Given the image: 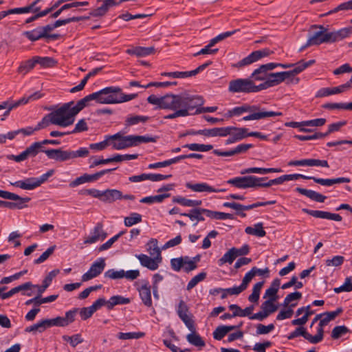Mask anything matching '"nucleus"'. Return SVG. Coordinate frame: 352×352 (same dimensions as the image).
<instances>
[{
	"instance_id": "1",
	"label": "nucleus",
	"mask_w": 352,
	"mask_h": 352,
	"mask_svg": "<svg viewBox=\"0 0 352 352\" xmlns=\"http://www.w3.org/2000/svg\"><path fill=\"white\" fill-rule=\"evenodd\" d=\"M148 103L156 105L162 109L182 111L185 116L190 114V111L203 104V99L198 96L184 92L179 94H166L161 97L152 94L147 98Z\"/></svg>"
},
{
	"instance_id": "2",
	"label": "nucleus",
	"mask_w": 352,
	"mask_h": 352,
	"mask_svg": "<svg viewBox=\"0 0 352 352\" xmlns=\"http://www.w3.org/2000/svg\"><path fill=\"white\" fill-rule=\"evenodd\" d=\"M311 29H316V30L309 33L307 41L302 49L311 45H319L322 43L338 42L352 34V27L342 28L334 32H329L322 25H314L311 26Z\"/></svg>"
},
{
	"instance_id": "3",
	"label": "nucleus",
	"mask_w": 352,
	"mask_h": 352,
	"mask_svg": "<svg viewBox=\"0 0 352 352\" xmlns=\"http://www.w3.org/2000/svg\"><path fill=\"white\" fill-rule=\"evenodd\" d=\"M245 113H249L250 114L242 118L243 121L258 120L270 117L282 116L281 112L267 111L261 108L260 105L244 104L228 110L227 113H226L225 117L230 118L234 116H240Z\"/></svg>"
},
{
	"instance_id": "4",
	"label": "nucleus",
	"mask_w": 352,
	"mask_h": 352,
	"mask_svg": "<svg viewBox=\"0 0 352 352\" xmlns=\"http://www.w3.org/2000/svg\"><path fill=\"white\" fill-rule=\"evenodd\" d=\"M93 94L95 101L99 104H118L137 97L135 94H124L119 87H107Z\"/></svg>"
},
{
	"instance_id": "5",
	"label": "nucleus",
	"mask_w": 352,
	"mask_h": 352,
	"mask_svg": "<svg viewBox=\"0 0 352 352\" xmlns=\"http://www.w3.org/2000/svg\"><path fill=\"white\" fill-rule=\"evenodd\" d=\"M109 146L115 150H122L129 147L137 146L141 143L155 142L156 138L151 136L123 135L118 132L112 135H107Z\"/></svg>"
},
{
	"instance_id": "6",
	"label": "nucleus",
	"mask_w": 352,
	"mask_h": 352,
	"mask_svg": "<svg viewBox=\"0 0 352 352\" xmlns=\"http://www.w3.org/2000/svg\"><path fill=\"white\" fill-rule=\"evenodd\" d=\"M72 104H74L73 101L65 103L51 112L55 125L67 127L74 122L76 114L73 111Z\"/></svg>"
},
{
	"instance_id": "7",
	"label": "nucleus",
	"mask_w": 352,
	"mask_h": 352,
	"mask_svg": "<svg viewBox=\"0 0 352 352\" xmlns=\"http://www.w3.org/2000/svg\"><path fill=\"white\" fill-rule=\"evenodd\" d=\"M299 80L298 78L295 77L293 69L276 73L270 72L267 80L261 83L259 88L261 91L276 86L284 81H286L287 84H298Z\"/></svg>"
},
{
	"instance_id": "8",
	"label": "nucleus",
	"mask_w": 352,
	"mask_h": 352,
	"mask_svg": "<svg viewBox=\"0 0 352 352\" xmlns=\"http://www.w3.org/2000/svg\"><path fill=\"white\" fill-rule=\"evenodd\" d=\"M229 91L232 93H256L260 91L259 85H255L253 80L238 78L229 82Z\"/></svg>"
},
{
	"instance_id": "9",
	"label": "nucleus",
	"mask_w": 352,
	"mask_h": 352,
	"mask_svg": "<svg viewBox=\"0 0 352 352\" xmlns=\"http://www.w3.org/2000/svg\"><path fill=\"white\" fill-rule=\"evenodd\" d=\"M266 179L267 177H257L250 175L236 177L228 179L226 183L237 188L245 189L248 188L261 187V182Z\"/></svg>"
},
{
	"instance_id": "10",
	"label": "nucleus",
	"mask_w": 352,
	"mask_h": 352,
	"mask_svg": "<svg viewBox=\"0 0 352 352\" xmlns=\"http://www.w3.org/2000/svg\"><path fill=\"white\" fill-rule=\"evenodd\" d=\"M43 151L46 150L42 148L39 142H36L32 143L28 147H27L25 150L21 153L19 155H8L7 156V158L10 160H14L16 162H21L27 160L29 157H35L40 152L43 153Z\"/></svg>"
},
{
	"instance_id": "11",
	"label": "nucleus",
	"mask_w": 352,
	"mask_h": 352,
	"mask_svg": "<svg viewBox=\"0 0 352 352\" xmlns=\"http://www.w3.org/2000/svg\"><path fill=\"white\" fill-rule=\"evenodd\" d=\"M324 331L322 329H318L316 336H311L307 333L303 327H298L287 336L288 340H292L298 336H302L305 339L312 344H317L322 340Z\"/></svg>"
},
{
	"instance_id": "12",
	"label": "nucleus",
	"mask_w": 352,
	"mask_h": 352,
	"mask_svg": "<svg viewBox=\"0 0 352 352\" xmlns=\"http://www.w3.org/2000/svg\"><path fill=\"white\" fill-rule=\"evenodd\" d=\"M105 266V259L104 258H98L91 265L89 270L82 274V281L87 282L98 276L103 272Z\"/></svg>"
},
{
	"instance_id": "13",
	"label": "nucleus",
	"mask_w": 352,
	"mask_h": 352,
	"mask_svg": "<svg viewBox=\"0 0 352 352\" xmlns=\"http://www.w3.org/2000/svg\"><path fill=\"white\" fill-rule=\"evenodd\" d=\"M272 54H273V51L268 48L254 51L248 56L238 62L236 65L239 67L248 65L260 60L262 58L269 56Z\"/></svg>"
},
{
	"instance_id": "14",
	"label": "nucleus",
	"mask_w": 352,
	"mask_h": 352,
	"mask_svg": "<svg viewBox=\"0 0 352 352\" xmlns=\"http://www.w3.org/2000/svg\"><path fill=\"white\" fill-rule=\"evenodd\" d=\"M157 257L151 258L144 254L135 255V256L140 261V264L143 267H146L150 270L154 271L159 267L160 264L162 261V255L160 254L158 251H157Z\"/></svg>"
},
{
	"instance_id": "15",
	"label": "nucleus",
	"mask_w": 352,
	"mask_h": 352,
	"mask_svg": "<svg viewBox=\"0 0 352 352\" xmlns=\"http://www.w3.org/2000/svg\"><path fill=\"white\" fill-rule=\"evenodd\" d=\"M97 3L101 5L91 12V15L95 17L104 16L110 8L120 4V0H97Z\"/></svg>"
},
{
	"instance_id": "16",
	"label": "nucleus",
	"mask_w": 352,
	"mask_h": 352,
	"mask_svg": "<svg viewBox=\"0 0 352 352\" xmlns=\"http://www.w3.org/2000/svg\"><path fill=\"white\" fill-rule=\"evenodd\" d=\"M47 157L56 162H65L71 160L70 150L52 148L43 151Z\"/></svg>"
},
{
	"instance_id": "17",
	"label": "nucleus",
	"mask_w": 352,
	"mask_h": 352,
	"mask_svg": "<svg viewBox=\"0 0 352 352\" xmlns=\"http://www.w3.org/2000/svg\"><path fill=\"white\" fill-rule=\"evenodd\" d=\"M276 68L274 63H270L261 65L258 69H255L251 75L254 80L267 81L270 71Z\"/></svg>"
},
{
	"instance_id": "18",
	"label": "nucleus",
	"mask_w": 352,
	"mask_h": 352,
	"mask_svg": "<svg viewBox=\"0 0 352 352\" xmlns=\"http://www.w3.org/2000/svg\"><path fill=\"white\" fill-rule=\"evenodd\" d=\"M1 198L6 199L14 200L15 202H11L12 209H22L26 207L25 203L29 202L30 201V197H21L20 196L10 192L8 191L3 190Z\"/></svg>"
},
{
	"instance_id": "19",
	"label": "nucleus",
	"mask_w": 352,
	"mask_h": 352,
	"mask_svg": "<svg viewBox=\"0 0 352 352\" xmlns=\"http://www.w3.org/2000/svg\"><path fill=\"white\" fill-rule=\"evenodd\" d=\"M107 233L103 230L101 223H98L91 232L90 234L85 239L84 243L91 244L98 241H102L107 237Z\"/></svg>"
},
{
	"instance_id": "20",
	"label": "nucleus",
	"mask_w": 352,
	"mask_h": 352,
	"mask_svg": "<svg viewBox=\"0 0 352 352\" xmlns=\"http://www.w3.org/2000/svg\"><path fill=\"white\" fill-rule=\"evenodd\" d=\"M185 186L187 188L195 192H219L226 191V189L215 188L205 182L196 184L187 182Z\"/></svg>"
},
{
	"instance_id": "21",
	"label": "nucleus",
	"mask_w": 352,
	"mask_h": 352,
	"mask_svg": "<svg viewBox=\"0 0 352 352\" xmlns=\"http://www.w3.org/2000/svg\"><path fill=\"white\" fill-rule=\"evenodd\" d=\"M302 211L316 218L330 219L336 221H341L342 218L339 214L331 213L322 210H313L307 208H302Z\"/></svg>"
},
{
	"instance_id": "22",
	"label": "nucleus",
	"mask_w": 352,
	"mask_h": 352,
	"mask_svg": "<svg viewBox=\"0 0 352 352\" xmlns=\"http://www.w3.org/2000/svg\"><path fill=\"white\" fill-rule=\"evenodd\" d=\"M230 127H217L210 129L199 130L195 133L208 137H226L230 133Z\"/></svg>"
},
{
	"instance_id": "23",
	"label": "nucleus",
	"mask_w": 352,
	"mask_h": 352,
	"mask_svg": "<svg viewBox=\"0 0 352 352\" xmlns=\"http://www.w3.org/2000/svg\"><path fill=\"white\" fill-rule=\"evenodd\" d=\"M207 209L195 208L190 210L188 213H182L181 215L188 217L192 221H194L193 226H196L199 221L205 220L204 216H206Z\"/></svg>"
},
{
	"instance_id": "24",
	"label": "nucleus",
	"mask_w": 352,
	"mask_h": 352,
	"mask_svg": "<svg viewBox=\"0 0 352 352\" xmlns=\"http://www.w3.org/2000/svg\"><path fill=\"white\" fill-rule=\"evenodd\" d=\"M244 290L241 286H234L231 288L223 289V288H214L210 290V294L211 295H217L219 292H222V295L221 296V299H225L228 295H239L240 293L243 292Z\"/></svg>"
},
{
	"instance_id": "25",
	"label": "nucleus",
	"mask_w": 352,
	"mask_h": 352,
	"mask_svg": "<svg viewBox=\"0 0 352 352\" xmlns=\"http://www.w3.org/2000/svg\"><path fill=\"white\" fill-rule=\"evenodd\" d=\"M42 96H43V94L41 93H40L39 91H36V92L30 95L28 97H23V98H21L18 101L12 103V104H10L9 106L8 109L5 112L4 116L9 115L10 111L12 109L16 108L21 104H25L28 103L30 100H35L39 99Z\"/></svg>"
},
{
	"instance_id": "26",
	"label": "nucleus",
	"mask_w": 352,
	"mask_h": 352,
	"mask_svg": "<svg viewBox=\"0 0 352 352\" xmlns=\"http://www.w3.org/2000/svg\"><path fill=\"white\" fill-rule=\"evenodd\" d=\"M296 190L311 200L319 203H323L327 197L312 190H307L302 188H296Z\"/></svg>"
},
{
	"instance_id": "27",
	"label": "nucleus",
	"mask_w": 352,
	"mask_h": 352,
	"mask_svg": "<svg viewBox=\"0 0 352 352\" xmlns=\"http://www.w3.org/2000/svg\"><path fill=\"white\" fill-rule=\"evenodd\" d=\"M126 52L130 55H135L138 57H144L153 54L155 52V48L153 47H135L126 50Z\"/></svg>"
},
{
	"instance_id": "28",
	"label": "nucleus",
	"mask_w": 352,
	"mask_h": 352,
	"mask_svg": "<svg viewBox=\"0 0 352 352\" xmlns=\"http://www.w3.org/2000/svg\"><path fill=\"white\" fill-rule=\"evenodd\" d=\"M139 294L143 303L147 307H151V292L150 285L146 283L142 285L139 289Z\"/></svg>"
},
{
	"instance_id": "29",
	"label": "nucleus",
	"mask_w": 352,
	"mask_h": 352,
	"mask_svg": "<svg viewBox=\"0 0 352 352\" xmlns=\"http://www.w3.org/2000/svg\"><path fill=\"white\" fill-rule=\"evenodd\" d=\"M122 199V193L116 189H107L103 191L102 201L106 202H113Z\"/></svg>"
},
{
	"instance_id": "30",
	"label": "nucleus",
	"mask_w": 352,
	"mask_h": 352,
	"mask_svg": "<svg viewBox=\"0 0 352 352\" xmlns=\"http://www.w3.org/2000/svg\"><path fill=\"white\" fill-rule=\"evenodd\" d=\"M342 312V309L341 307L338 308L336 311L325 312L321 314L322 319L319 322V327L318 329H322L323 327L327 325L329 322L333 320L336 317H337L339 314Z\"/></svg>"
},
{
	"instance_id": "31",
	"label": "nucleus",
	"mask_w": 352,
	"mask_h": 352,
	"mask_svg": "<svg viewBox=\"0 0 352 352\" xmlns=\"http://www.w3.org/2000/svg\"><path fill=\"white\" fill-rule=\"evenodd\" d=\"M58 273V270H54L51 271L47 274V276L44 278L43 281V285L41 286L35 285V287H36L38 289V293L39 294V296H41V294L45 292V290L50 286L53 278L55 276H56Z\"/></svg>"
},
{
	"instance_id": "32",
	"label": "nucleus",
	"mask_w": 352,
	"mask_h": 352,
	"mask_svg": "<svg viewBox=\"0 0 352 352\" xmlns=\"http://www.w3.org/2000/svg\"><path fill=\"white\" fill-rule=\"evenodd\" d=\"M230 127V133L228 135H232L236 142L241 141L247 137H249L250 133H248V129L245 127Z\"/></svg>"
},
{
	"instance_id": "33",
	"label": "nucleus",
	"mask_w": 352,
	"mask_h": 352,
	"mask_svg": "<svg viewBox=\"0 0 352 352\" xmlns=\"http://www.w3.org/2000/svg\"><path fill=\"white\" fill-rule=\"evenodd\" d=\"M99 178L97 173L93 175L84 174L83 175L78 177L76 179L72 181L70 183L69 186L71 187H76L84 183L96 181Z\"/></svg>"
},
{
	"instance_id": "34",
	"label": "nucleus",
	"mask_w": 352,
	"mask_h": 352,
	"mask_svg": "<svg viewBox=\"0 0 352 352\" xmlns=\"http://www.w3.org/2000/svg\"><path fill=\"white\" fill-rule=\"evenodd\" d=\"M95 100L94 94L86 96L81 100H78L76 104H72L73 111L77 115L85 107L89 105L90 102Z\"/></svg>"
},
{
	"instance_id": "35",
	"label": "nucleus",
	"mask_w": 352,
	"mask_h": 352,
	"mask_svg": "<svg viewBox=\"0 0 352 352\" xmlns=\"http://www.w3.org/2000/svg\"><path fill=\"white\" fill-rule=\"evenodd\" d=\"M130 301L129 298H125L122 296H113L107 300V309L111 310L116 305L129 304Z\"/></svg>"
},
{
	"instance_id": "36",
	"label": "nucleus",
	"mask_w": 352,
	"mask_h": 352,
	"mask_svg": "<svg viewBox=\"0 0 352 352\" xmlns=\"http://www.w3.org/2000/svg\"><path fill=\"white\" fill-rule=\"evenodd\" d=\"M174 203L179 204L183 206L195 207L199 206L201 204V200H192L186 199L182 196H176L173 198Z\"/></svg>"
},
{
	"instance_id": "37",
	"label": "nucleus",
	"mask_w": 352,
	"mask_h": 352,
	"mask_svg": "<svg viewBox=\"0 0 352 352\" xmlns=\"http://www.w3.org/2000/svg\"><path fill=\"white\" fill-rule=\"evenodd\" d=\"M245 233L250 235L263 237L266 234V232L263 229V223H258L254 227L248 226L245 230Z\"/></svg>"
},
{
	"instance_id": "38",
	"label": "nucleus",
	"mask_w": 352,
	"mask_h": 352,
	"mask_svg": "<svg viewBox=\"0 0 352 352\" xmlns=\"http://www.w3.org/2000/svg\"><path fill=\"white\" fill-rule=\"evenodd\" d=\"M186 340L190 344L197 347H203L206 344L201 337L196 333V329L186 336Z\"/></svg>"
},
{
	"instance_id": "39",
	"label": "nucleus",
	"mask_w": 352,
	"mask_h": 352,
	"mask_svg": "<svg viewBox=\"0 0 352 352\" xmlns=\"http://www.w3.org/2000/svg\"><path fill=\"white\" fill-rule=\"evenodd\" d=\"M302 298V294L299 292H295L288 294L284 299L283 305L285 307L289 306L293 308L296 305V302L293 303V301H297Z\"/></svg>"
},
{
	"instance_id": "40",
	"label": "nucleus",
	"mask_w": 352,
	"mask_h": 352,
	"mask_svg": "<svg viewBox=\"0 0 352 352\" xmlns=\"http://www.w3.org/2000/svg\"><path fill=\"white\" fill-rule=\"evenodd\" d=\"M47 328H49L48 323H47V319H45V320L39 321L37 323L34 324L33 325L28 327L25 331L26 332L41 333V332H43Z\"/></svg>"
},
{
	"instance_id": "41",
	"label": "nucleus",
	"mask_w": 352,
	"mask_h": 352,
	"mask_svg": "<svg viewBox=\"0 0 352 352\" xmlns=\"http://www.w3.org/2000/svg\"><path fill=\"white\" fill-rule=\"evenodd\" d=\"M236 257L235 248H232L226 252L220 259H219L218 264L219 266H221L226 263L231 264Z\"/></svg>"
},
{
	"instance_id": "42",
	"label": "nucleus",
	"mask_w": 352,
	"mask_h": 352,
	"mask_svg": "<svg viewBox=\"0 0 352 352\" xmlns=\"http://www.w3.org/2000/svg\"><path fill=\"white\" fill-rule=\"evenodd\" d=\"M170 194L166 193L162 195H157L154 196H149L142 198L140 200L141 203L151 204L153 203H161L165 198L169 197Z\"/></svg>"
},
{
	"instance_id": "43",
	"label": "nucleus",
	"mask_w": 352,
	"mask_h": 352,
	"mask_svg": "<svg viewBox=\"0 0 352 352\" xmlns=\"http://www.w3.org/2000/svg\"><path fill=\"white\" fill-rule=\"evenodd\" d=\"M206 217L214 219H232L233 215L230 213L216 212L207 209Z\"/></svg>"
},
{
	"instance_id": "44",
	"label": "nucleus",
	"mask_w": 352,
	"mask_h": 352,
	"mask_svg": "<svg viewBox=\"0 0 352 352\" xmlns=\"http://www.w3.org/2000/svg\"><path fill=\"white\" fill-rule=\"evenodd\" d=\"M184 148H188L190 151L206 152L212 149L211 144H200L197 143L188 144L183 146Z\"/></svg>"
},
{
	"instance_id": "45",
	"label": "nucleus",
	"mask_w": 352,
	"mask_h": 352,
	"mask_svg": "<svg viewBox=\"0 0 352 352\" xmlns=\"http://www.w3.org/2000/svg\"><path fill=\"white\" fill-rule=\"evenodd\" d=\"M23 35L31 41H36L40 38H45L39 27L31 31H26L23 32Z\"/></svg>"
},
{
	"instance_id": "46",
	"label": "nucleus",
	"mask_w": 352,
	"mask_h": 352,
	"mask_svg": "<svg viewBox=\"0 0 352 352\" xmlns=\"http://www.w3.org/2000/svg\"><path fill=\"white\" fill-rule=\"evenodd\" d=\"M207 274L205 272H202L195 276L188 282L186 289L188 291L191 290L194 288L199 283L203 281L206 278Z\"/></svg>"
},
{
	"instance_id": "47",
	"label": "nucleus",
	"mask_w": 352,
	"mask_h": 352,
	"mask_svg": "<svg viewBox=\"0 0 352 352\" xmlns=\"http://www.w3.org/2000/svg\"><path fill=\"white\" fill-rule=\"evenodd\" d=\"M142 221V215L139 213L133 212L129 217H126L124 220V225L131 227Z\"/></svg>"
},
{
	"instance_id": "48",
	"label": "nucleus",
	"mask_w": 352,
	"mask_h": 352,
	"mask_svg": "<svg viewBox=\"0 0 352 352\" xmlns=\"http://www.w3.org/2000/svg\"><path fill=\"white\" fill-rule=\"evenodd\" d=\"M277 298H270L265 300L261 305L262 309L267 313L269 316L270 314L275 312L277 310V306L274 304V302L276 300Z\"/></svg>"
},
{
	"instance_id": "49",
	"label": "nucleus",
	"mask_w": 352,
	"mask_h": 352,
	"mask_svg": "<svg viewBox=\"0 0 352 352\" xmlns=\"http://www.w3.org/2000/svg\"><path fill=\"white\" fill-rule=\"evenodd\" d=\"M51 124H54V121L53 120V117H52L51 113H50L47 114L46 116H45L42 118L41 121H40L36 124V126H35L36 127V131H39L41 129L47 128Z\"/></svg>"
},
{
	"instance_id": "50",
	"label": "nucleus",
	"mask_w": 352,
	"mask_h": 352,
	"mask_svg": "<svg viewBox=\"0 0 352 352\" xmlns=\"http://www.w3.org/2000/svg\"><path fill=\"white\" fill-rule=\"evenodd\" d=\"M144 333L142 332H128V333H118L117 338L120 340H131L139 339L142 338Z\"/></svg>"
},
{
	"instance_id": "51",
	"label": "nucleus",
	"mask_w": 352,
	"mask_h": 352,
	"mask_svg": "<svg viewBox=\"0 0 352 352\" xmlns=\"http://www.w3.org/2000/svg\"><path fill=\"white\" fill-rule=\"evenodd\" d=\"M34 58L36 64H39L43 67H53L56 63V62L50 57L34 56Z\"/></svg>"
},
{
	"instance_id": "52",
	"label": "nucleus",
	"mask_w": 352,
	"mask_h": 352,
	"mask_svg": "<svg viewBox=\"0 0 352 352\" xmlns=\"http://www.w3.org/2000/svg\"><path fill=\"white\" fill-rule=\"evenodd\" d=\"M36 63L34 58L32 59L28 60L23 63L19 66L18 68V72L19 73H21L23 74H27L29 71L32 69L35 66Z\"/></svg>"
},
{
	"instance_id": "53",
	"label": "nucleus",
	"mask_w": 352,
	"mask_h": 352,
	"mask_svg": "<svg viewBox=\"0 0 352 352\" xmlns=\"http://www.w3.org/2000/svg\"><path fill=\"white\" fill-rule=\"evenodd\" d=\"M105 278L109 279H121L124 278V270H115L114 269L109 270L104 274Z\"/></svg>"
},
{
	"instance_id": "54",
	"label": "nucleus",
	"mask_w": 352,
	"mask_h": 352,
	"mask_svg": "<svg viewBox=\"0 0 352 352\" xmlns=\"http://www.w3.org/2000/svg\"><path fill=\"white\" fill-rule=\"evenodd\" d=\"M63 339L64 341L69 342L73 347H76L78 344L83 342V339L81 338L80 334H75L72 336H63Z\"/></svg>"
},
{
	"instance_id": "55",
	"label": "nucleus",
	"mask_w": 352,
	"mask_h": 352,
	"mask_svg": "<svg viewBox=\"0 0 352 352\" xmlns=\"http://www.w3.org/2000/svg\"><path fill=\"white\" fill-rule=\"evenodd\" d=\"M305 166H321L329 168V163L327 160L318 159H305Z\"/></svg>"
},
{
	"instance_id": "56",
	"label": "nucleus",
	"mask_w": 352,
	"mask_h": 352,
	"mask_svg": "<svg viewBox=\"0 0 352 352\" xmlns=\"http://www.w3.org/2000/svg\"><path fill=\"white\" fill-rule=\"evenodd\" d=\"M138 157V154H125L120 155L117 154L111 157V162H120L122 161H128L131 160L137 159Z\"/></svg>"
},
{
	"instance_id": "57",
	"label": "nucleus",
	"mask_w": 352,
	"mask_h": 352,
	"mask_svg": "<svg viewBox=\"0 0 352 352\" xmlns=\"http://www.w3.org/2000/svg\"><path fill=\"white\" fill-rule=\"evenodd\" d=\"M349 331V329L346 326H336L331 331V337L333 339H338Z\"/></svg>"
},
{
	"instance_id": "58",
	"label": "nucleus",
	"mask_w": 352,
	"mask_h": 352,
	"mask_svg": "<svg viewBox=\"0 0 352 352\" xmlns=\"http://www.w3.org/2000/svg\"><path fill=\"white\" fill-rule=\"evenodd\" d=\"M333 291L336 294H339L340 292H349L352 291V281L350 277H347L345 279V281L342 285L338 287H336L333 289Z\"/></svg>"
},
{
	"instance_id": "59",
	"label": "nucleus",
	"mask_w": 352,
	"mask_h": 352,
	"mask_svg": "<svg viewBox=\"0 0 352 352\" xmlns=\"http://www.w3.org/2000/svg\"><path fill=\"white\" fill-rule=\"evenodd\" d=\"M352 87V76L351 79L346 83L338 87L331 88L332 95L344 92Z\"/></svg>"
},
{
	"instance_id": "60",
	"label": "nucleus",
	"mask_w": 352,
	"mask_h": 352,
	"mask_svg": "<svg viewBox=\"0 0 352 352\" xmlns=\"http://www.w3.org/2000/svg\"><path fill=\"white\" fill-rule=\"evenodd\" d=\"M184 264V256L174 258L170 260L171 268L175 272H179L181 270H183Z\"/></svg>"
},
{
	"instance_id": "61",
	"label": "nucleus",
	"mask_w": 352,
	"mask_h": 352,
	"mask_svg": "<svg viewBox=\"0 0 352 352\" xmlns=\"http://www.w3.org/2000/svg\"><path fill=\"white\" fill-rule=\"evenodd\" d=\"M148 118L143 116H131L126 118V125H135L139 122H145L148 120Z\"/></svg>"
},
{
	"instance_id": "62",
	"label": "nucleus",
	"mask_w": 352,
	"mask_h": 352,
	"mask_svg": "<svg viewBox=\"0 0 352 352\" xmlns=\"http://www.w3.org/2000/svg\"><path fill=\"white\" fill-rule=\"evenodd\" d=\"M314 60H311L308 62H304V61H299L298 63L295 64V68H293V72L294 73L295 76L298 74L302 72L305 69L308 67L309 66L311 65L313 63H314Z\"/></svg>"
},
{
	"instance_id": "63",
	"label": "nucleus",
	"mask_w": 352,
	"mask_h": 352,
	"mask_svg": "<svg viewBox=\"0 0 352 352\" xmlns=\"http://www.w3.org/2000/svg\"><path fill=\"white\" fill-rule=\"evenodd\" d=\"M55 248V245L50 247L37 259L34 260V264H40L45 261L53 254Z\"/></svg>"
},
{
	"instance_id": "64",
	"label": "nucleus",
	"mask_w": 352,
	"mask_h": 352,
	"mask_svg": "<svg viewBox=\"0 0 352 352\" xmlns=\"http://www.w3.org/2000/svg\"><path fill=\"white\" fill-rule=\"evenodd\" d=\"M88 130V126L86 120L85 119H80L76 124L74 129L70 131L71 134L72 133H78L83 131H87Z\"/></svg>"
}]
</instances>
